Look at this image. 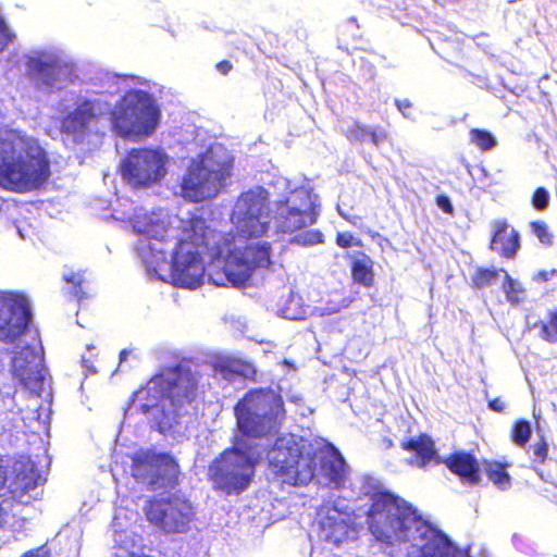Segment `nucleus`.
<instances>
[{
    "mask_svg": "<svg viewBox=\"0 0 557 557\" xmlns=\"http://www.w3.org/2000/svg\"><path fill=\"white\" fill-rule=\"evenodd\" d=\"M496 269L478 268L471 277L472 287L481 289L493 285L498 278Z\"/></svg>",
    "mask_w": 557,
    "mask_h": 557,
    "instance_id": "obj_34",
    "label": "nucleus"
},
{
    "mask_svg": "<svg viewBox=\"0 0 557 557\" xmlns=\"http://www.w3.org/2000/svg\"><path fill=\"white\" fill-rule=\"evenodd\" d=\"M269 469L283 484L308 485L317 471L318 447L292 433L278 436L269 450Z\"/></svg>",
    "mask_w": 557,
    "mask_h": 557,
    "instance_id": "obj_4",
    "label": "nucleus"
},
{
    "mask_svg": "<svg viewBox=\"0 0 557 557\" xmlns=\"http://www.w3.org/2000/svg\"><path fill=\"white\" fill-rule=\"evenodd\" d=\"M401 449L413 455V461L417 467L424 468L429 463H442L433 438L426 433H420L417 436L407 437L400 443Z\"/></svg>",
    "mask_w": 557,
    "mask_h": 557,
    "instance_id": "obj_21",
    "label": "nucleus"
},
{
    "mask_svg": "<svg viewBox=\"0 0 557 557\" xmlns=\"http://www.w3.org/2000/svg\"><path fill=\"white\" fill-rule=\"evenodd\" d=\"M272 263L271 243L248 244L243 249L231 251L224 265L210 272V280L215 285L231 284L234 287H242L256 271L268 270Z\"/></svg>",
    "mask_w": 557,
    "mask_h": 557,
    "instance_id": "obj_8",
    "label": "nucleus"
},
{
    "mask_svg": "<svg viewBox=\"0 0 557 557\" xmlns=\"http://www.w3.org/2000/svg\"><path fill=\"white\" fill-rule=\"evenodd\" d=\"M442 463L461 482L470 485H478L481 482L480 462L475 456L469 451L455 450L446 458H442Z\"/></svg>",
    "mask_w": 557,
    "mask_h": 557,
    "instance_id": "obj_19",
    "label": "nucleus"
},
{
    "mask_svg": "<svg viewBox=\"0 0 557 557\" xmlns=\"http://www.w3.org/2000/svg\"><path fill=\"white\" fill-rule=\"evenodd\" d=\"M234 214H253L270 216V194L262 186L243 191L233 208Z\"/></svg>",
    "mask_w": 557,
    "mask_h": 557,
    "instance_id": "obj_22",
    "label": "nucleus"
},
{
    "mask_svg": "<svg viewBox=\"0 0 557 557\" xmlns=\"http://www.w3.org/2000/svg\"><path fill=\"white\" fill-rule=\"evenodd\" d=\"M11 373L32 396H40L45 377L40 359L34 351L27 348L17 351L12 358Z\"/></svg>",
    "mask_w": 557,
    "mask_h": 557,
    "instance_id": "obj_17",
    "label": "nucleus"
},
{
    "mask_svg": "<svg viewBox=\"0 0 557 557\" xmlns=\"http://www.w3.org/2000/svg\"><path fill=\"white\" fill-rule=\"evenodd\" d=\"M532 435L529 421L519 419L513 422L510 431L511 441L519 447H525Z\"/></svg>",
    "mask_w": 557,
    "mask_h": 557,
    "instance_id": "obj_33",
    "label": "nucleus"
},
{
    "mask_svg": "<svg viewBox=\"0 0 557 557\" xmlns=\"http://www.w3.org/2000/svg\"><path fill=\"white\" fill-rule=\"evenodd\" d=\"M133 230L149 242L148 246L151 251H158L163 256H165L166 249L162 246L157 247L156 243H151V240L165 244L176 239V236L173 234V228L166 226L161 221H152L147 216L134 220Z\"/></svg>",
    "mask_w": 557,
    "mask_h": 557,
    "instance_id": "obj_20",
    "label": "nucleus"
},
{
    "mask_svg": "<svg viewBox=\"0 0 557 557\" xmlns=\"http://www.w3.org/2000/svg\"><path fill=\"white\" fill-rule=\"evenodd\" d=\"M488 408L495 412H503L505 410V405L499 397H496L488 401Z\"/></svg>",
    "mask_w": 557,
    "mask_h": 557,
    "instance_id": "obj_49",
    "label": "nucleus"
},
{
    "mask_svg": "<svg viewBox=\"0 0 557 557\" xmlns=\"http://www.w3.org/2000/svg\"><path fill=\"white\" fill-rule=\"evenodd\" d=\"M435 202L443 212L450 215L454 213V207L450 202V199L446 195H438Z\"/></svg>",
    "mask_w": 557,
    "mask_h": 557,
    "instance_id": "obj_45",
    "label": "nucleus"
},
{
    "mask_svg": "<svg viewBox=\"0 0 557 557\" xmlns=\"http://www.w3.org/2000/svg\"><path fill=\"white\" fill-rule=\"evenodd\" d=\"M533 460L537 463H544L548 458V445L544 438L541 436L539 441H536L532 446Z\"/></svg>",
    "mask_w": 557,
    "mask_h": 557,
    "instance_id": "obj_41",
    "label": "nucleus"
},
{
    "mask_svg": "<svg viewBox=\"0 0 557 557\" xmlns=\"http://www.w3.org/2000/svg\"><path fill=\"white\" fill-rule=\"evenodd\" d=\"M7 511L0 503V529H2L7 523Z\"/></svg>",
    "mask_w": 557,
    "mask_h": 557,
    "instance_id": "obj_52",
    "label": "nucleus"
},
{
    "mask_svg": "<svg viewBox=\"0 0 557 557\" xmlns=\"http://www.w3.org/2000/svg\"><path fill=\"white\" fill-rule=\"evenodd\" d=\"M29 74L44 86H53L59 76V65L55 62H48L34 59L29 63Z\"/></svg>",
    "mask_w": 557,
    "mask_h": 557,
    "instance_id": "obj_29",
    "label": "nucleus"
},
{
    "mask_svg": "<svg viewBox=\"0 0 557 557\" xmlns=\"http://www.w3.org/2000/svg\"><path fill=\"white\" fill-rule=\"evenodd\" d=\"M209 227L201 216H193L184 228L172 256L171 280L175 286L197 288L202 284L205 265L200 248H207Z\"/></svg>",
    "mask_w": 557,
    "mask_h": 557,
    "instance_id": "obj_7",
    "label": "nucleus"
},
{
    "mask_svg": "<svg viewBox=\"0 0 557 557\" xmlns=\"http://www.w3.org/2000/svg\"><path fill=\"white\" fill-rule=\"evenodd\" d=\"M549 199L550 196L547 189L545 187H537L532 194L531 203L535 210L544 211L549 205Z\"/></svg>",
    "mask_w": 557,
    "mask_h": 557,
    "instance_id": "obj_38",
    "label": "nucleus"
},
{
    "mask_svg": "<svg viewBox=\"0 0 557 557\" xmlns=\"http://www.w3.org/2000/svg\"><path fill=\"white\" fill-rule=\"evenodd\" d=\"M128 557H154V556L143 554V555H131Z\"/></svg>",
    "mask_w": 557,
    "mask_h": 557,
    "instance_id": "obj_56",
    "label": "nucleus"
},
{
    "mask_svg": "<svg viewBox=\"0 0 557 557\" xmlns=\"http://www.w3.org/2000/svg\"><path fill=\"white\" fill-rule=\"evenodd\" d=\"M32 312L25 296L0 290V341L13 343L26 333Z\"/></svg>",
    "mask_w": 557,
    "mask_h": 557,
    "instance_id": "obj_15",
    "label": "nucleus"
},
{
    "mask_svg": "<svg viewBox=\"0 0 557 557\" xmlns=\"http://www.w3.org/2000/svg\"><path fill=\"white\" fill-rule=\"evenodd\" d=\"M317 216L311 191L299 187L276 202L274 222L277 232L292 234L314 224Z\"/></svg>",
    "mask_w": 557,
    "mask_h": 557,
    "instance_id": "obj_12",
    "label": "nucleus"
},
{
    "mask_svg": "<svg viewBox=\"0 0 557 557\" xmlns=\"http://www.w3.org/2000/svg\"><path fill=\"white\" fill-rule=\"evenodd\" d=\"M12 37L4 21L0 18V52L12 41Z\"/></svg>",
    "mask_w": 557,
    "mask_h": 557,
    "instance_id": "obj_44",
    "label": "nucleus"
},
{
    "mask_svg": "<svg viewBox=\"0 0 557 557\" xmlns=\"http://www.w3.org/2000/svg\"><path fill=\"white\" fill-rule=\"evenodd\" d=\"M368 128L358 121H354L345 131V136L350 141H364L367 139Z\"/></svg>",
    "mask_w": 557,
    "mask_h": 557,
    "instance_id": "obj_39",
    "label": "nucleus"
},
{
    "mask_svg": "<svg viewBox=\"0 0 557 557\" xmlns=\"http://www.w3.org/2000/svg\"><path fill=\"white\" fill-rule=\"evenodd\" d=\"M350 274L354 283L371 288L375 283L374 261L363 251H357L350 261Z\"/></svg>",
    "mask_w": 557,
    "mask_h": 557,
    "instance_id": "obj_27",
    "label": "nucleus"
},
{
    "mask_svg": "<svg viewBox=\"0 0 557 557\" xmlns=\"http://www.w3.org/2000/svg\"><path fill=\"white\" fill-rule=\"evenodd\" d=\"M469 135L470 141L481 150H491L496 146V140L493 135L485 129L472 128Z\"/></svg>",
    "mask_w": 557,
    "mask_h": 557,
    "instance_id": "obj_36",
    "label": "nucleus"
},
{
    "mask_svg": "<svg viewBox=\"0 0 557 557\" xmlns=\"http://www.w3.org/2000/svg\"><path fill=\"white\" fill-rule=\"evenodd\" d=\"M131 460L132 475L138 481L150 480L152 484L160 483L169 488H174L180 483V465L169 453L139 449Z\"/></svg>",
    "mask_w": 557,
    "mask_h": 557,
    "instance_id": "obj_13",
    "label": "nucleus"
},
{
    "mask_svg": "<svg viewBox=\"0 0 557 557\" xmlns=\"http://www.w3.org/2000/svg\"><path fill=\"white\" fill-rule=\"evenodd\" d=\"M490 248L505 259H513L520 248L519 233L510 228L505 220L496 221Z\"/></svg>",
    "mask_w": 557,
    "mask_h": 557,
    "instance_id": "obj_23",
    "label": "nucleus"
},
{
    "mask_svg": "<svg viewBox=\"0 0 557 557\" xmlns=\"http://www.w3.org/2000/svg\"><path fill=\"white\" fill-rule=\"evenodd\" d=\"M200 377L198 372L178 363L154 375L152 381L161 386L163 396L178 410L203 398L206 391L200 384Z\"/></svg>",
    "mask_w": 557,
    "mask_h": 557,
    "instance_id": "obj_10",
    "label": "nucleus"
},
{
    "mask_svg": "<svg viewBox=\"0 0 557 557\" xmlns=\"http://www.w3.org/2000/svg\"><path fill=\"white\" fill-rule=\"evenodd\" d=\"M232 222L239 237L252 239L260 238L268 233L270 216L232 213Z\"/></svg>",
    "mask_w": 557,
    "mask_h": 557,
    "instance_id": "obj_25",
    "label": "nucleus"
},
{
    "mask_svg": "<svg viewBox=\"0 0 557 557\" xmlns=\"http://www.w3.org/2000/svg\"><path fill=\"white\" fill-rule=\"evenodd\" d=\"M138 410H140L143 413H147L150 410V406L143 404L138 407Z\"/></svg>",
    "mask_w": 557,
    "mask_h": 557,
    "instance_id": "obj_54",
    "label": "nucleus"
},
{
    "mask_svg": "<svg viewBox=\"0 0 557 557\" xmlns=\"http://www.w3.org/2000/svg\"><path fill=\"white\" fill-rule=\"evenodd\" d=\"M320 529L327 543L339 545L355 531L350 515L337 508H331L320 520Z\"/></svg>",
    "mask_w": 557,
    "mask_h": 557,
    "instance_id": "obj_18",
    "label": "nucleus"
},
{
    "mask_svg": "<svg viewBox=\"0 0 557 557\" xmlns=\"http://www.w3.org/2000/svg\"><path fill=\"white\" fill-rule=\"evenodd\" d=\"M335 244L343 249H348L354 246L361 247L362 242L359 238H356L351 233L349 232H338L335 237Z\"/></svg>",
    "mask_w": 557,
    "mask_h": 557,
    "instance_id": "obj_40",
    "label": "nucleus"
},
{
    "mask_svg": "<svg viewBox=\"0 0 557 557\" xmlns=\"http://www.w3.org/2000/svg\"><path fill=\"white\" fill-rule=\"evenodd\" d=\"M318 465H320L323 475L327 478L330 483H333L336 487L344 483L345 460L333 446L326 449L318 448Z\"/></svg>",
    "mask_w": 557,
    "mask_h": 557,
    "instance_id": "obj_24",
    "label": "nucleus"
},
{
    "mask_svg": "<svg viewBox=\"0 0 557 557\" xmlns=\"http://www.w3.org/2000/svg\"><path fill=\"white\" fill-rule=\"evenodd\" d=\"M386 138H387V135L384 131L376 132V131L368 129L367 139H369L375 146H379L380 143H382Z\"/></svg>",
    "mask_w": 557,
    "mask_h": 557,
    "instance_id": "obj_46",
    "label": "nucleus"
},
{
    "mask_svg": "<svg viewBox=\"0 0 557 557\" xmlns=\"http://www.w3.org/2000/svg\"><path fill=\"white\" fill-rule=\"evenodd\" d=\"M301 243L304 245H309V246L321 244V243H323V234L317 230L309 231L304 234Z\"/></svg>",
    "mask_w": 557,
    "mask_h": 557,
    "instance_id": "obj_42",
    "label": "nucleus"
},
{
    "mask_svg": "<svg viewBox=\"0 0 557 557\" xmlns=\"http://www.w3.org/2000/svg\"><path fill=\"white\" fill-rule=\"evenodd\" d=\"M557 277V270L550 269V270H541L536 272L533 276V281L536 283H544L549 280H554Z\"/></svg>",
    "mask_w": 557,
    "mask_h": 557,
    "instance_id": "obj_43",
    "label": "nucleus"
},
{
    "mask_svg": "<svg viewBox=\"0 0 557 557\" xmlns=\"http://www.w3.org/2000/svg\"><path fill=\"white\" fill-rule=\"evenodd\" d=\"M166 156L151 148H133L121 162V176L133 188H147L165 174Z\"/></svg>",
    "mask_w": 557,
    "mask_h": 557,
    "instance_id": "obj_11",
    "label": "nucleus"
},
{
    "mask_svg": "<svg viewBox=\"0 0 557 557\" xmlns=\"http://www.w3.org/2000/svg\"><path fill=\"white\" fill-rule=\"evenodd\" d=\"M214 371L222 375L225 380H232L235 376H240L245 380L255 381L257 370L255 367L239 358H221L213 363Z\"/></svg>",
    "mask_w": 557,
    "mask_h": 557,
    "instance_id": "obj_26",
    "label": "nucleus"
},
{
    "mask_svg": "<svg viewBox=\"0 0 557 557\" xmlns=\"http://www.w3.org/2000/svg\"><path fill=\"white\" fill-rule=\"evenodd\" d=\"M64 281L70 285V294L73 297L77 300L86 298L87 294L85 292V286L88 283V280L85 276V272L71 271L64 274Z\"/></svg>",
    "mask_w": 557,
    "mask_h": 557,
    "instance_id": "obj_32",
    "label": "nucleus"
},
{
    "mask_svg": "<svg viewBox=\"0 0 557 557\" xmlns=\"http://www.w3.org/2000/svg\"><path fill=\"white\" fill-rule=\"evenodd\" d=\"M215 69L222 75H227L233 70V65L228 60H222L215 64Z\"/></svg>",
    "mask_w": 557,
    "mask_h": 557,
    "instance_id": "obj_48",
    "label": "nucleus"
},
{
    "mask_svg": "<svg viewBox=\"0 0 557 557\" xmlns=\"http://www.w3.org/2000/svg\"><path fill=\"white\" fill-rule=\"evenodd\" d=\"M367 496L370 504L366 521L376 541L393 546L414 540L423 521L412 504L382 487L373 488Z\"/></svg>",
    "mask_w": 557,
    "mask_h": 557,
    "instance_id": "obj_3",
    "label": "nucleus"
},
{
    "mask_svg": "<svg viewBox=\"0 0 557 557\" xmlns=\"http://www.w3.org/2000/svg\"><path fill=\"white\" fill-rule=\"evenodd\" d=\"M451 542L443 534L432 533L420 546L421 557H445Z\"/></svg>",
    "mask_w": 557,
    "mask_h": 557,
    "instance_id": "obj_30",
    "label": "nucleus"
},
{
    "mask_svg": "<svg viewBox=\"0 0 557 557\" xmlns=\"http://www.w3.org/2000/svg\"><path fill=\"white\" fill-rule=\"evenodd\" d=\"M341 216L350 225L362 228V218L360 215L341 212Z\"/></svg>",
    "mask_w": 557,
    "mask_h": 557,
    "instance_id": "obj_47",
    "label": "nucleus"
},
{
    "mask_svg": "<svg viewBox=\"0 0 557 557\" xmlns=\"http://www.w3.org/2000/svg\"><path fill=\"white\" fill-rule=\"evenodd\" d=\"M21 557H41L38 549H30L24 553Z\"/></svg>",
    "mask_w": 557,
    "mask_h": 557,
    "instance_id": "obj_53",
    "label": "nucleus"
},
{
    "mask_svg": "<svg viewBox=\"0 0 557 557\" xmlns=\"http://www.w3.org/2000/svg\"><path fill=\"white\" fill-rule=\"evenodd\" d=\"M508 462H502L498 460H486L482 461L483 471L488 479L498 490L506 491L511 486V476L508 472Z\"/></svg>",
    "mask_w": 557,
    "mask_h": 557,
    "instance_id": "obj_28",
    "label": "nucleus"
},
{
    "mask_svg": "<svg viewBox=\"0 0 557 557\" xmlns=\"http://www.w3.org/2000/svg\"><path fill=\"white\" fill-rule=\"evenodd\" d=\"M39 474L29 459H18L10 466L8 458L0 454V498L18 499L34 490Z\"/></svg>",
    "mask_w": 557,
    "mask_h": 557,
    "instance_id": "obj_16",
    "label": "nucleus"
},
{
    "mask_svg": "<svg viewBox=\"0 0 557 557\" xmlns=\"http://www.w3.org/2000/svg\"><path fill=\"white\" fill-rule=\"evenodd\" d=\"M445 557H470V555L467 552L456 547L451 543V545L449 546V549L447 550V556H445Z\"/></svg>",
    "mask_w": 557,
    "mask_h": 557,
    "instance_id": "obj_50",
    "label": "nucleus"
},
{
    "mask_svg": "<svg viewBox=\"0 0 557 557\" xmlns=\"http://www.w3.org/2000/svg\"><path fill=\"white\" fill-rule=\"evenodd\" d=\"M126 357H127V351H126L125 349H123V350L120 352V358H121V360H124Z\"/></svg>",
    "mask_w": 557,
    "mask_h": 557,
    "instance_id": "obj_55",
    "label": "nucleus"
},
{
    "mask_svg": "<svg viewBox=\"0 0 557 557\" xmlns=\"http://www.w3.org/2000/svg\"><path fill=\"white\" fill-rule=\"evenodd\" d=\"M261 459L257 446L239 438L234 446L224 449L209 465L208 479L213 490L226 495H238L250 485L256 466Z\"/></svg>",
    "mask_w": 557,
    "mask_h": 557,
    "instance_id": "obj_6",
    "label": "nucleus"
},
{
    "mask_svg": "<svg viewBox=\"0 0 557 557\" xmlns=\"http://www.w3.org/2000/svg\"><path fill=\"white\" fill-rule=\"evenodd\" d=\"M51 175L47 152L34 139L0 129V187L24 194L40 189Z\"/></svg>",
    "mask_w": 557,
    "mask_h": 557,
    "instance_id": "obj_2",
    "label": "nucleus"
},
{
    "mask_svg": "<svg viewBox=\"0 0 557 557\" xmlns=\"http://www.w3.org/2000/svg\"><path fill=\"white\" fill-rule=\"evenodd\" d=\"M540 330V337L549 343L557 344V309L547 312L546 319L534 325Z\"/></svg>",
    "mask_w": 557,
    "mask_h": 557,
    "instance_id": "obj_31",
    "label": "nucleus"
},
{
    "mask_svg": "<svg viewBox=\"0 0 557 557\" xmlns=\"http://www.w3.org/2000/svg\"><path fill=\"white\" fill-rule=\"evenodd\" d=\"M396 104L398 107V109L401 111V112H405V110L409 109L411 107V103L408 101V100H397L396 101Z\"/></svg>",
    "mask_w": 557,
    "mask_h": 557,
    "instance_id": "obj_51",
    "label": "nucleus"
},
{
    "mask_svg": "<svg viewBox=\"0 0 557 557\" xmlns=\"http://www.w3.org/2000/svg\"><path fill=\"white\" fill-rule=\"evenodd\" d=\"M230 175V164L219 161L212 152L201 153L184 175L182 194L193 202L211 199L222 190Z\"/></svg>",
    "mask_w": 557,
    "mask_h": 557,
    "instance_id": "obj_9",
    "label": "nucleus"
},
{
    "mask_svg": "<svg viewBox=\"0 0 557 557\" xmlns=\"http://www.w3.org/2000/svg\"><path fill=\"white\" fill-rule=\"evenodd\" d=\"M160 109L156 99L140 89L127 90L112 109L106 101L79 97L60 117L63 143L90 148L102 141L110 126L124 138L149 136L158 127Z\"/></svg>",
    "mask_w": 557,
    "mask_h": 557,
    "instance_id": "obj_1",
    "label": "nucleus"
},
{
    "mask_svg": "<svg viewBox=\"0 0 557 557\" xmlns=\"http://www.w3.org/2000/svg\"><path fill=\"white\" fill-rule=\"evenodd\" d=\"M529 227L531 233L539 239V242L546 246L550 247L554 244V235L549 230L547 223L543 220H535L529 223Z\"/></svg>",
    "mask_w": 557,
    "mask_h": 557,
    "instance_id": "obj_35",
    "label": "nucleus"
},
{
    "mask_svg": "<svg viewBox=\"0 0 557 557\" xmlns=\"http://www.w3.org/2000/svg\"><path fill=\"white\" fill-rule=\"evenodd\" d=\"M503 290L506 295V299L510 304L517 305L520 302V294L522 293V289L517 286L515 280L507 272H505Z\"/></svg>",
    "mask_w": 557,
    "mask_h": 557,
    "instance_id": "obj_37",
    "label": "nucleus"
},
{
    "mask_svg": "<svg viewBox=\"0 0 557 557\" xmlns=\"http://www.w3.org/2000/svg\"><path fill=\"white\" fill-rule=\"evenodd\" d=\"M147 520L168 533L184 532L193 521L195 512L190 500L172 494L165 498H151L145 506Z\"/></svg>",
    "mask_w": 557,
    "mask_h": 557,
    "instance_id": "obj_14",
    "label": "nucleus"
},
{
    "mask_svg": "<svg viewBox=\"0 0 557 557\" xmlns=\"http://www.w3.org/2000/svg\"><path fill=\"white\" fill-rule=\"evenodd\" d=\"M237 428L247 437L274 435L285 419L284 400L270 387L249 389L234 407Z\"/></svg>",
    "mask_w": 557,
    "mask_h": 557,
    "instance_id": "obj_5",
    "label": "nucleus"
}]
</instances>
